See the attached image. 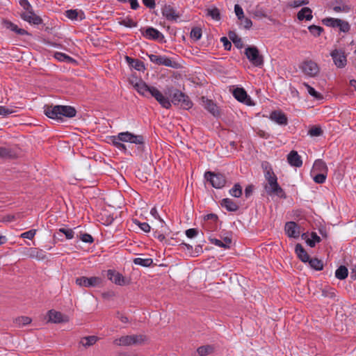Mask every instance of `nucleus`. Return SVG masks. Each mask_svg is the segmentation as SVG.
Here are the masks:
<instances>
[{"label": "nucleus", "mask_w": 356, "mask_h": 356, "mask_svg": "<svg viewBox=\"0 0 356 356\" xmlns=\"http://www.w3.org/2000/svg\"><path fill=\"white\" fill-rule=\"evenodd\" d=\"M197 351L200 356H206L212 353L213 348L211 346H203L199 347Z\"/></svg>", "instance_id": "40"}, {"label": "nucleus", "mask_w": 356, "mask_h": 356, "mask_svg": "<svg viewBox=\"0 0 356 356\" xmlns=\"http://www.w3.org/2000/svg\"><path fill=\"white\" fill-rule=\"evenodd\" d=\"M211 243L216 246L224 248H229L230 247V245L232 243V240L227 237L225 238L223 241H221L220 239L214 238L211 240Z\"/></svg>", "instance_id": "32"}, {"label": "nucleus", "mask_w": 356, "mask_h": 356, "mask_svg": "<svg viewBox=\"0 0 356 356\" xmlns=\"http://www.w3.org/2000/svg\"><path fill=\"white\" fill-rule=\"evenodd\" d=\"M125 60L130 67L138 71H143L145 69L143 62L138 59L132 58L126 56Z\"/></svg>", "instance_id": "24"}, {"label": "nucleus", "mask_w": 356, "mask_h": 356, "mask_svg": "<svg viewBox=\"0 0 356 356\" xmlns=\"http://www.w3.org/2000/svg\"><path fill=\"white\" fill-rule=\"evenodd\" d=\"M5 25L7 29L11 30L15 33H16L17 31V29H19V27L16 24L8 21L5 22Z\"/></svg>", "instance_id": "64"}, {"label": "nucleus", "mask_w": 356, "mask_h": 356, "mask_svg": "<svg viewBox=\"0 0 356 356\" xmlns=\"http://www.w3.org/2000/svg\"><path fill=\"white\" fill-rule=\"evenodd\" d=\"M330 56L337 67L343 68L346 65V56L343 50L334 49L331 52Z\"/></svg>", "instance_id": "12"}, {"label": "nucleus", "mask_w": 356, "mask_h": 356, "mask_svg": "<svg viewBox=\"0 0 356 356\" xmlns=\"http://www.w3.org/2000/svg\"><path fill=\"white\" fill-rule=\"evenodd\" d=\"M300 69L305 76L309 77H315L320 72L318 64L312 60H304L300 65Z\"/></svg>", "instance_id": "7"}, {"label": "nucleus", "mask_w": 356, "mask_h": 356, "mask_svg": "<svg viewBox=\"0 0 356 356\" xmlns=\"http://www.w3.org/2000/svg\"><path fill=\"white\" fill-rule=\"evenodd\" d=\"M207 15L214 20H219L220 19V11L216 8L208 9Z\"/></svg>", "instance_id": "48"}, {"label": "nucleus", "mask_w": 356, "mask_h": 356, "mask_svg": "<svg viewBox=\"0 0 356 356\" xmlns=\"http://www.w3.org/2000/svg\"><path fill=\"white\" fill-rule=\"evenodd\" d=\"M284 229L289 237L298 238L300 236V228L295 222H287L285 225Z\"/></svg>", "instance_id": "16"}, {"label": "nucleus", "mask_w": 356, "mask_h": 356, "mask_svg": "<svg viewBox=\"0 0 356 356\" xmlns=\"http://www.w3.org/2000/svg\"><path fill=\"white\" fill-rule=\"evenodd\" d=\"M229 194L235 197H239L242 195V188L238 184H236L232 188L229 190Z\"/></svg>", "instance_id": "42"}, {"label": "nucleus", "mask_w": 356, "mask_h": 356, "mask_svg": "<svg viewBox=\"0 0 356 356\" xmlns=\"http://www.w3.org/2000/svg\"><path fill=\"white\" fill-rule=\"evenodd\" d=\"M20 17L24 21L31 24L40 25L42 23V18L34 13L33 8L26 11H22Z\"/></svg>", "instance_id": "11"}, {"label": "nucleus", "mask_w": 356, "mask_h": 356, "mask_svg": "<svg viewBox=\"0 0 356 356\" xmlns=\"http://www.w3.org/2000/svg\"><path fill=\"white\" fill-rule=\"evenodd\" d=\"M36 230L31 229L29 231L25 232L21 234V237L24 238H28L31 240L35 235Z\"/></svg>", "instance_id": "60"}, {"label": "nucleus", "mask_w": 356, "mask_h": 356, "mask_svg": "<svg viewBox=\"0 0 356 356\" xmlns=\"http://www.w3.org/2000/svg\"><path fill=\"white\" fill-rule=\"evenodd\" d=\"M156 101L161 104V106L165 108H170L171 107V102L168 97H165L163 95L161 97L158 98Z\"/></svg>", "instance_id": "44"}, {"label": "nucleus", "mask_w": 356, "mask_h": 356, "mask_svg": "<svg viewBox=\"0 0 356 356\" xmlns=\"http://www.w3.org/2000/svg\"><path fill=\"white\" fill-rule=\"evenodd\" d=\"M55 58L60 61H68L72 60L70 56L60 52H56L55 54Z\"/></svg>", "instance_id": "57"}, {"label": "nucleus", "mask_w": 356, "mask_h": 356, "mask_svg": "<svg viewBox=\"0 0 356 356\" xmlns=\"http://www.w3.org/2000/svg\"><path fill=\"white\" fill-rule=\"evenodd\" d=\"M134 222L144 232L147 233L150 232L151 227L147 222H141L138 220H134Z\"/></svg>", "instance_id": "51"}, {"label": "nucleus", "mask_w": 356, "mask_h": 356, "mask_svg": "<svg viewBox=\"0 0 356 356\" xmlns=\"http://www.w3.org/2000/svg\"><path fill=\"white\" fill-rule=\"evenodd\" d=\"M264 171V177L267 181L265 186V190L268 195L275 194L281 198H285V193L277 183V176L275 175L273 169L268 162H264L261 164Z\"/></svg>", "instance_id": "1"}, {"label": "nucleus", "mask_w": 356, "mask_h": 356, "mask_svg": "<svg viewBox=\"0 0 356 356\" xmlns=\"http://www.w3.org/2000/svg\"><path fill=\"white\" fill-rule=\"evenodd\" d=\"M111 143L116 147L120 151L127 153V146L122 142V140H117V137L115 136H111L109 138Z\"/></svg>", "instance_id": "30"}, {"label": "nucleus", "mask_w": 356, "mask_h": 356, "mask_svg": "<svg viewBox=\"0 0 356 356\" xmlns=\"http://www.w3.org/2000/svg\"><path fill=\"white\" fill-rule=\"evenodd\" d=\"M339 19V18L325 17L322 20V22L326 26L337 29Z\"/></svg>", "instance_id": "35"}, {"label": "nucleus", "mask_w": 356, "mask_h": 356, "mask_svg": "<svg viewBox=\"0 0 356 356\" xmlns=\"http://www.w3.org/2000/svg\"><path fill=\"white\" fill-rule=\"evenodd\" d=\"M232 95L236 99L246 105H252L251 98L248 95L246 91L243 88H236L233 90Z\"/></svg>", "instance_id": "13"}, {"label": "nucleus", "mask_w": 356, "mask_h": 356, "mask_svg": "<svg viewBox=\"0 0 356 356\" xmlns=\"http://www.w3.org/2000/svg\"><path fill=\"white\" fill-rule=\"evenodd\" d=\"M313 175L314 181L317 184H323L327 177V173H315Z\"/></svg>", "instance_id": "47"}, {"label": "nucleus", "mask_w": 356, "mask_h": 356, "mask_svg": "<svg viewBox=\"0 0 356 356\" xmlns=\"http://www.w3.org/2000/svg\"><path fill=\"white\" fill-rule=\"evenodd\" d=\"M44 114L49 118L62 122L63 118H73L76 114V109L70 106H45L44 107Z\"/></svg>", "instance_id": "2"}, {"label": "nucleus", "mask_w": 356, "mask_h": 356, "mask_svg": "<svg viewBox=\"0 0 356 356\" xmlns=\"http://www.w3.org/2000/svg\"><path fill=\"white\" fill-rule=\"evenodd\" d=\"M148 57L151 62L159 65L170 67L172 68H177L178 64L177 62L172 60V59L165 56H158L156 54H149Z\"/></svg>", "instance_id": "9"}, {"label": "nucleus", "mask_w": 356, "mask_h": 356, "mask_svg": "<svg viewBox=\"0 0 356 356\" xmlns=\"http://www.w3.org/2000/svg\"><path fill=\"white\" fill-rule=\"evenodd\" d=\"M234 12H235V14L238 19H243V17H244L243 10L238 4H236L234 6Z\"/></svg>", "instance_id": "59"}, {"label": "nucleus", "mask_w": 356, "mask_h": 356, "mask_svg": "<svg viewBox=\"0 0 356 356\" xmlns=\"http://www.w3.org/2000/svg\"><path fill=\"white\" fill-rule=\"evenodd\" d=\"M11 156V150L5 147H0V159H6Z\"/></svg>", "instance_id": "54"}, {"label": "nucleus", "mask_w": 356, "mask_h": 356, "mask_svg": "<svg viewBox=\"0 0 356 356\" xmlns=\"http://www.w3.org/2000/svg\"><path fill=\"white\" fill-rule=\"evenodd\" d=\"M327 167L325 163L321 159H317L315 161L311 173H327Z\"/></svg>", "instance_id": "23"}, {"label": "nucleus", "mask_w": 356, "mask_h": 356, "mask_svg": "<svg viewBox=\"0 0 356 356\" xmlns=\"http://www.w3.org/2000/svg\"><path fill=\"white\" fill-rule=\"evenodd\" d=\"M65 16L72 20H80L85 18L84 13L82 11H78L77 10H67L65 11Z\"/></svg>", "instance_id": "27"}, {"label": "nucleus", "mask_w": 356, "mask_h": 356, "mask_svg": "<svg viewBox=\"0 0 356 356\" xmlns=\"http://www.w3.org/2000/svg\"><path fill=\"white\" fill-rule=\"evenodd\" d=\"M103 280L100 277H79L76 278V284L81 287H97L102 285Z\"/></svg>", "instance_id": "8"}, {"label": "nucleus", "mask_w": 356, "mask_h": 356, "mask_svg": "<svg viewBox=\"0 0 356 356\" xmlns=\"http://www.w3.org/2000/svg\"><path fill=\"white\" fill-rule=\"evenodd\" d=\"M13 113H15V110L13 108L0 106V115L3 117H6Z\"/></svg>", "instance_id": "50"}, {"label": "nucleus", "mask_w": 356, "mask_h": 356, "mask_svg": "<svg viewBox=\"0 0 356 356\" xmlns=\"http://www.w3.org/2000/svg\"><path fill=\"white\" fill-rule=\"evenodd\" d=\"M120 24H122L126 27H128V28H133V27L137 26V23L136 22H134L132 19L128 18V17L124 19L120 22Z\"/></svg>", "instance_id": "52"}, {"label": "nucleus", "mask_w": 356, "mask_h": 356, "mask_svg": "<svg viewBox=\"0 0 356 356\" xmlns=\"http://www.w3.org/2000/svg\"><path fill=\"white\" fill-rule=\"evenodd\" d=\"M152 87L153 86H149L142 80H139L134 85V88L137 92L144 97H148L149 95Z\"/></svg>", "instance_id": "21"}, {"label": "nucleus", "mask_w": 356, "mask_h": 356, "mask_svg": "<svg viewBox=\"0 0 356 356\" xmlns=\"http://www.w3.org/2000/svg\"><path fill=\"white\" fill-rule=\"evenodd\" d=\"M229 38L236 45H238L242 42L241 38H239L234 31H230L229 33Z\"/></svg>", "instance_id": "55"}, {"label": "nucleus", "mask_w": 356, "mask_h": 356, "mask_svg": "<svg viewBox=\"0 0 356 356\" xmlns=\"http://www.w3.org/2000/svg\"><path fill=\"white\" fill-rule=\"evenodd\" d=\"M287 161L290 165L296 168H300L302 165V160L298 153L295 151H291L287 155Z\"/></svg>", "instance_id": "20"}, {"label": "nucleus", "mask_w": 356, "mask_h": 356, "mask_svg": "<svg viewBox=\"0 0 356 356\" xmlns=\"http://www.w3.org/2000/svg\"><path fill=\"white\" fill-rule=\"evenodd\" d=\"M134 263L136 265H139V266H144V267H148L152 265V264L153 263V260L150 258L143 259V258L138 257V258H135L134 259Z\"/></svg>", "instance_id": "36"}, {"label": "nucleus", "mask_w": 356, "mask_h": 356, "mask_svg": "<svg viewBox=\"0 0 356 356\" xmlns=\"http://www.w3.org/2000/svg\"><path fill=\"white\" fill-rule=\"evenodd\" d=\"M348 270L345 266H339L335 271V277L339 280H344L348 277Z\"/></svg>", "instance_id": "33"}, {"label": "nucleus", "mask_w": 356, "mask_h": 356, "mask_svg": "<svg viewBox=\"0 0 356 356\" xmlns=\"http://www.w3.org/2000/svg\"><path fill=\"white\" fill-rule=\"evenodd\" d=\"M98 341V337L96 336H88L83 337L80 343L84 347H89L94 345Z\"/></svg>", "instance_id": "31"}, {"label": "nucleus", "mask_w": 356, "mask_h": 356, "mask_svg": "<svg viewBox=\"0 0 356 356\" xmlns=\"http://www.w3.org/2000/svg\"><path fill=\"white\" fill-rule=\"evenodd\" d=\"M302 85L306 88L307 92L315 99H319L322 98L321 93L318 92L313 87L309 86L307 83H303Z\"/></svg>", "instance_id": "37"}, {"label": "nucleus", "mask_w": 356, "mask_h": 356, "mask_svg": "<svg viewBox=\"0 0 356 356\" xmlns=\"http://www.w3.org/2000/svg\"><path fill=\"white\" fill-rule=\"evenodd\" d=\"M204 178L216 188H222L226 184L225 176L220 173L207 171L204 173Z\"/></svg>", "instance_id": "6"}, {"label": "nucleus", "mask_w": 356, "mask_h": 356, "mask_svg": "<svg viewBox=\"0 0 356 356\" xmlns=\"http://www.w3.org/2000/svg\"><path fill=\"white\" fill-rule=\"evenodd\" d=\"M162 15L170 22H177L179 18V15L177 13L175 9L170 5H165L161 8Z\"/></svg>", "instance_id": "15"}, {"label": "nucleus", "mask_w": 356, "mask_h": 356, "mask_svg": "<svg viewBox=\"0 0 356 356\" xmlns=\"http://www.w3.org/2000/svg\"><path fill=\"white\" fill-rule=\"evenodd\" d=\"M58 233H63V234H65L66 238L69 240L73 238L74 235V232L72 229L64 227L60 228L58 232Z\"/></svg>", "instance_id": "49"}, {"label": "nucleus", "mask_w": 356, "mask_h": 356, "mask_svg": "<svg viewBox=\"0 0 356 356\" xmlns=\"http://www.w3.org/2000/svg\"><path fill=\"white\" fill-rule=\"evenodd\" d=\"M321 241V238L317 235L316 232L311 234V238L307 240V243L312 248L314 247L316 243Z\"/></svg>", "instance_id": "43"}, {"label": "nucleus", "mask_w": 356, "mask_h": 356, "mask_svg": "<svg viewBox=\"0 0 356 356\" xmlns=\"http://www.w3.org/2000/svg\"><path fill=\"white\" fill-rule=\"evenodd\" d=\"M308 30L309 33L314 37L320 36L323 31V29L321 26H316L314 24L310 25L308 27Z\"/></svg>", "instance_id": "38"}, {"label": "nucleus", "mask_w": 356, "mask_h": 356, "mask_svg": "<svg viewBox=\"0 0 356 356\" xmlns=\"http://www.w3.org/2000/svg\"><path fill=\"white\" fill-rule=\"evenodd\" d=\"M307 262H309L311 268H314L316 270H321L323 268V264L322 261L317 258H309Z\"/></svg>", "instance_id": "34"}, {"label": "nucleus", "mask_w": 356, "mask_h": 356, "mask_svg": "<svg viewBox=\"0 0 356 356\" xmlns=\"http://www.w3.org/2000/svg\"><path fill=\"white\" fill-rule=\"evenodd\" d=\"M19 5L24 9V11L30 10L32 8V6L30 4L28 0H20Z\"/></svg>", "instance_id": "63"}, {"label": "nucleus", "mask_w": 356, "mask_h": 356, "mask_svg": "<svg viewBox=\"0 0 356 356\" xmlns=\"http://www.w3.org/2000/svg\"><path fill=\"white\" fill-rule=\"evenodd\" d=\"M80 239L83 242L88 243H92L94 241L92 236L90 234L86 233L81 234Z\"/></svg>", "instance_id": "61"}, {"label": "nucleus", "mask_w": 356, "mask_h": 356, "mask_svg": "<svg viewBox=\"0 0 356 356\" xmlns=\"http://www.w3.org/2000/svg\"><path fill=\"white\" fill-rule=\"evenodd\" d=\"M309 134L312 136H319L322 135L323 131L321 127H314L309 129Z\"/></svg>", "instance_id": "58"}, {"label": "nucleus", "mask_w": 356, "mask_h": 356, "mask_svg": "<svg viewBox=\"0 0 356 356\" xmlns=\"http://www.w3.org/2000/svg\"><path fill=\"white\" fill-rule=\"evenodd\" d=\"M309 0H293L289 3L291 8H298L309 4Z\"/></svg>", "instance_id": "46"}, {"label": "nucleus", "mask_w": 356, "mask_h": 356, "mask_svg": "<svg viewBox=\"0 0 356 356\" xmlns=\"http://www.w3.org/2000/svg\"><path fill=\"white\" fill-rule=\"evenodd\" d=\"M156 101L161 104V106L165 108H170L171 107V102L168 97H165L163 95L161 97L158 98Z\"/></svg>", "instance_id": "45"}, {"label": "nucleus", "mask_w": 356, "mask_h": 356, "mask_svg": "<svg viewBox=\"0 0 356 356\" xmlns=\"http://www.w3.org/2000/svg\"><path fill=\"white\" fill-rule=\"evenodd\" d=\"M269 118L279 125H286L288 123L287 117L280 111H272L270 114Z\"/></svg>", "instance_id": "18"}, {"label": "nucleus", "mask_w": 356, "mask_h": 356, "mask_svg": "<svg viewBox=\"0 0 356 356\" xmlns=\"http://www.w3.org/2000/svg\"><path fill=\"white\" fill-rule=\"evenodd\" d=\"M107 277L112 282L119 286H124L127 284L125 277L121 273L115 270H108Z\"/></svg>", "instance_id": "14"}, {"label": "nucleus", "mask_w": 356, "mask_h": 356, "mask_svg": "<svg viewBox=\"0 0 356 356\" xmlns=\"http://www.w3.org/2000/svg\"><path fill=\"white\" fill-rule=\"evenodd\" d=\"M48 321L59 323L63 322H67L68 318L66 316L63 315V314L60 312L55 311L54 309L49 310L48 312Z\"/></svg>", "instance_id": "19"}, {"label": "nucleus", "mask_w": 356, "mask_h": 356, "mask_svg": "<svg viewBox=\"0 0 356 356\" xmlns=\"http://www.w3.org/2000/svg\"><path fill=\"white\" fill-rule=\"evenodd\" d=\"M297 18L300 21H311L313 19L312 10L309 7L302 8L297 14Z\"/></svg>", "instance_id": "25"}, {"label": "nucleus", "mask_w": 356, "mask_h": 356, "mask_svg": "<svg viewBox=\"0 0 356 356\" xmlns=\"http://www.w3.org/2000/svg\"><path fill=\"white\" fill-rule=\"evenodd\" d=\"M15 322L19 325H26L31 322V318L28 316H21L16 318Z\"/></svg>", "instance_id": "53"}, {"label": "nucleus", "mask_w": 356, "mask_h": 356, "mask_svg": "<svg viewBox=\"0 0 356 356\" xmlns=\"http://www.w3.org/2000/svg\"><path fill=\"white\" fill-rule=\"evenodd\" d=\"M162 95V92L159 91L156 88L152 87L149 96L154 97L156 99H158V98L161 97Z\"/></svg>", "instance_id": "62"}, {"label": "nucleus", "mask_w": 356, "mask_h": 356, "mask_svg": "<svg viewBox=\"0 0 356 356\" xmlns=\"http://www.w3.org/2000/svg\"><path fill=\"white\" fill-rule=\"evenodd\" d=\"M241 21V24L245 29H250L252 26V22L250 18L243 17V19H239Z\"/></svg>", "instance_id": "56"}, {"label": "nucleus", "mask_w": 356, "mask_h": 356, "mask_svg": "<svg viewBox=\"0 0 356 356\" xmlns=\"http://www.w3.org/2000/svg\"><path fill=\"white\" fill-rule=\"evenodd\" d=\"M143 341L141 335H127L115 339L113 343L117 346H131Z\"/></svg>", "instance_id": "10"}, {"label": "nucleus", "mask_w": 356, "mask_h": 356, "mask_svg": "<svg viewBox=\"0 0 356 356\" xmlns=\"http://www.w3.org/2000/svg\"><path fill=\"white\" fill-rule=\"evenodd\" d=\"M221 205L229 211H236L238 209V204L229 198L223 199Z\"/></svg>", "instance_id": "28"}, {"label": "nucleus", "mask_w": 356, "mask_h": 356, "mask_svg": "<svg viewBox=\"0 0 356 356\" xmlns=\"http://www.w3.org/2000/svg\"><path fill=\"white\" fill-rule=\"evenodd\" d=\"M115 136L117 137V140H122V143H133L138 147L143 146L145 143V139L142 135H136L129 131L120 132Z\"/></svg>", "instance_id": "4"}, {"label": "nucleus", "mask_w": 356, "mask_h": 356, "mask_svg": "<svg viewBox=\"0 0 356 356\" xmlns=\"http://www.w3.org/2000/svg\"><path fill=\"white\" fill-rule=\"evenodd\" d=\"M295 252L297 254V257L302 262L306 263L309 261V256L301 244H300V243L296 244V245L295 247Z\"/></svg>", "instance_id": "26"}, {"label": "nucleus", "mask_w": 356, "mask_h": 356, "mask_svg": "<svg viewBox=\"0 0 356 356\" xmlns=\"http://www.w3.org/2000/svg\"><path fill=\"white\" fill-rule=\"evenodd\" d=\"M190 36L191 38L195 41L199 40L202 37V29L199 27L193 28Z\"/></svg>", "instance_id": "41"}, {"label": "nucleus", "mask_w": 356, "mask_h": 356, "mask_svg": "<svg viewBox=\"0 0 356 356\" xmlns=\"http://www.w3.org/2000/svg\"><path fill=\"white\" fill-rule=\"evenodd\" d=\"M332 10L335 13H348L351 10V7L343 1H340L337 2V4L333 6Z\"/></svg>", "instance_id": "29"}, {"label": "nucleus", "mask_w": 356, "mask_h": 356, "mask_svg": "<svg viewBox=\"0 0 356 356\" xmlns=\"http://www.w3.org/2000/svg\"><path fill=\"white\" fill-rule=\"evenodd\" d=\"M337 29H338L340 32L346 33L350 31V25L349 24V23L348 22L340 19Z\"/></svg>", "instance_id": "39"}, {"label": "nucleus", "mask_w": 356, "mask_h": 356, "mask_svg": "<svg viewBox=\"0 0 356 356\" xmlns=\"http://www.w3.org/2000/svg\"><path fill=\"white\" fill-rule=\"evenodd\" d=\"M245 54L249 61L256 67H261L264 64L263 56L259 54L258 49L254 46L248 47Z\"/></svg>", "instance_id": "5"}, {"label": "nucleus", "mask_w": 356, "mask_h": 356, "mask_svg": "<svg viewBox=\"0 0 356 356\" xmlns=\"http://www.w3.org/2000/svg\"><path fill=\"white\" fill-rule=\"evenodd\" d=\"M202 104L213 116H218L220 115L218 108L213 101L202 97Z\"/></svg>", "instance_id": "17"}, {"label": "nucleus", "mask_w": 356, "mask_h": 356, "mask_svg": "<svg viewBox=\"0 0 356 356\" xmlns=\"http://www.w3.org/2000/svg\"><path fill=\"white\" fill-rule=\"evenodd\" d=\"M171 102L174 105L180 106L186 110L190 109L193 105L189 97L179 90H175L172 92Z\"/></svg>", "instance_id": "3"}, {"label": "nucleus", "mask_w": 356, "mask_h": 356, "mask_svg": "<svg viewBox=\"0 0 356 356\" xmlns=\"http://www.w3.org/2000/svg\"><path fill=\"white\" fill-rule=\"evenodd\" d=\"M143 36L149 40H159L163 38V35L153 27H148L143 33Z\"/></svg>", "instance_id": "22"}]
</instances>
